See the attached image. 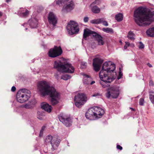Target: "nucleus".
Segmentation results:
<instances>
[{
    "instance_id": "32",
    "label": "nucleus",
    "mask_w": 154,
    "mask_h": 154,
    "mask_svg": "<svg viewBox=\"0 0 154 154\" xmlns=\"http://www.w3.org/2000/svg\"><path fill=\"white\" fill-rule=\"evenodd\" d=\"M70 77L68 75H64L62 76L61 79L64 80H67L69 79Z\"/></svg>"
},
{
    "instance_id": "24",
    "label": "nucleus",
    "mask_w": 154,
    "mask_h": 154,
    "mask_svg": "<svg viewBox=\"0 0 154 154\" xmlns=\"http://www.w3.org/2000/svg\"><path fill=\"white\" fill-rule=\"evenodd\" d=\"M53 139V137L51 135H48L45 138V143L47 145L48 144L50 143L52 145L51 141Z\"/></svg>"
},
{
    "instance_id": "16",
    "label": "nucleus",
    "mask_w": 154,
    "mask_h": 154,
    "mask_svg": "<svg viewBox=\"0 0 154 154\" xmlns=\"http://www.w3.org/2000/svg\"><path fill=\"white\" fill-rule=\"evenodd\" d=\"M94 114V111L92 108L89 109L86 113L85 116L88 119L90 120H94L96 118Z\"/></svg>"
},
{
    "instance_id": "38",
    "label": "nucleus",
    "mask_w": 154,
    "mask_h": 154,
    "mask_svg": "<svg viewBox=\"0 0 154 154\" xmlns=\"http://www.w3.org/2000/svg\"><path fill=\"white\" fill-rule=\"evenodd\" d=\"M116 147L117 149L120 150H122V147L119 145H117Z\"/></svg>"
},
{
    "instance_id": "2",
    "label": "nucleus",
    "mask_w": 154,
    "mask_h": 154,
    "mask_svg": "<svg viewBox=\"0 0 154 154\" xmlns=\"http://www.w3.org/2000/svg\"><path fill=\"white\" fill-rule=\"evenodd\" d=\"M37 89L41 94L43 96L49 95L51 98V103L52 105H55L59 103L60 94L55 89L50 87L49 82L45 81L38 82Z\"/></svg>"
},
{
    "instance_id": "43",
    "label": "nucleus",
    "mask_w": 154,
    "mask_h": 154,
    "mask_svg": "<svg viewBox=\"0 0 154 154\" xmlns=\"http://www.w3.org/2000/svg\"><path fill=\"white\" fill-rule=\"evenodd\" d=\"M126 45H127L128 46H129L130 45V43L128 42H125Z\"/></svg>"
},
{
    "instance_id": "1",
    "label": "nucleus",
    "mask_w": 154,
    "mask_h": 154,
    "mask_svg": "<svg viewBox=\"0 0 154 154\" xmlns=\"http://www.w3.org/2000/svg\"><path fill=\"white\" fill-rule=\"evenodd\" d=\"M134 17L135 22L139 26L149 25L154 21V11L140 7L134 11Z\"/></svg>"
},
{
    "instance_id": "27",
    "label": "nucleus",
    "mask_w": 154,
    "mask_h": 154,
    "mask_svg": "<svg viewBox=\"0 0 154 154\" xmlns=\"http://www.w3.org/2000/svg\"><path fill=\"white\" fill-rule=\"evenodd\" d=\"M115 17L118 21H120L123 20V15L122 14L119 13L116 15Z\"/></svg>"
},
{
    "instance_id": "42",
    "label": "nucleus",
    "mask_w": 154,
    "mask_h": 154,
    "mask_svg": "<svg viewBox=\"0 0 154 154\" xmlns=\"http://www.w3.org/2000/svg\"><path fill=\"white\" fill-rule=\"evenodd\" d=\"M3 15V13L2 12L0 11V17H2Z\"/></svg>"
},
{
    "instance_id": "7",
    "label": "nucleus",
    "mask_w": 154,
    "mask_h": 154,
    "mask_svg": "<svg viewBox=\"0 0 154 154\" xmlns=\"http://www.w3.org/2000/svg\"><path fill=\"white\" fill-rule=\"evenodd\" d=\"M105 72L102 71L99 73V77L101 80L100 84L103 88H105L109 85L108 83L112 82L114 79L113 75H105Z\"/></svg>"
},
{
    "instance_id": "30",
    "label": "nucleus",
    "mask_w": 154,
    "mask_h": 154,
    "mask_svg": "<svg viewBox=\"0 0 154 154\" xmlns=\"http://www.w3.org/2000/svg\"><path fill=\"white\" fill-rule=\"evenodd\" d=\"M65 0H56L54 2V3L56 5H60L62 3L64 4Z\"/></svg>"
},
{
    "instance_id": "19",
    "label": "nucleus",
    "mask_w": 154,
    "mask_h": 154,
    "mask_svg": "<svg viewBox=\"0 0 154 154\" xmlns=\"http://www.w3.org/2000/svg\"><path fill=\"white\" fill-rule=\"evenodd\" d=\"M18 14L21 17H27L29 14L28 10L26 8H21L18 12Z\"/></svg>"
},
{
    "instance_id": "20",
    "label": "nucleus",
    "mask_w": 154,
    "mask_h": 154,
    "mask_svg": "<svg viewBox=\"0 0 154 154\" xmlns=\"http://www.w3.org/2000/svg\"><path fill=\"white\" fill-rule=\"evenodd\" d=\"M30 26L33 28L36 27L38 24V20L35 18L31 19L29 21Z\"/></svg>"
},
{
    "instance_id": "23",
    "label": "nucleus",
    "mask_w": 154,
    "mask_h": 154,
    "mask_svg": "<svg viewBox=\"0 0 154 154\" xmlns=\"http://www.w3.org/2000/svg\"><path fill=\"white\" fill-rule=\"evenodd\" d=\"M146 33L149 36L154 37V28H149L146 31Z\"/></svg>"
},
{
    "instance_id": "45",
    "label": "nucleus",
    "mask_w": 154,
    "mask_h": 154,
    "mask_svg": "<svg viewBox=\"0 0 154 154\" xmlns=\"http://www.w3.org/2000/svg\"><path fill=\"white\" fill-rule=\"evenodd\" d=\"M128 46L126 45L124 46V48L125 49H126L127 48Z\"/></svg>"
},
{
    "instance_id": "44",
    "label": "nucleus",
    "mask_w": 154,
    "mask_h": 154,
    "mask_svg": "<svg viewBox=\"0 0 154 154\" xmlns=\"http://www.w3.org/2000/svg\"><path fill=\"white\" fill-rule=\"evenodd\" d=\"M147 65L149 67H152V65L151 64H150L149 63H147Z\"/></svg>"
},
{
    "instance_id": "35",
    "label": "nucleus",
    "mask_w": 154,
    "mask_h": 154,
    "mask_svg": "<svg viewBox=\"0 0 154 154\" xmlns=\"http://www.w3.org/2000/svg\"><path fill=\"white\" fill-rule=\"evenodd\" d=\"M144 101V100L143 99L141 98L140 99L139 101V104L140 105H143Z\"/></svg>"
},
{
    "instance_id": "34",
    "label": "nucleus",
    "mask_w": 154,
    "mask_h": 154,
    "mask_svg": "<svg viewBox=\"0 0 154 154\" xmlns=\"http://www.w3.org/2000/svg\"><path fill=\"white\" fill-rule=\"evenodd\" d=\"M101 95V94H100L99 93H96L93 94L92 95V97H98L99 96H100Z\"/></svg>"
},
{
    "instance_id": "26",
    "label": "nucleus",
    "mask_w": 154,
    "mask_h": 154,
    "mask_svg": "<svg viewBox=\"0 0 154 154\" xmlns=\"http://www.w3.org/2000/svg\"><path fill=\"white\" fill-rule=\"evenodd\" d=\"M135 34L132 31H129L128 33L127 37L130 39L131 40H134L135 39Z\"/></svg>"
},
{
    "instance_id": "14",
    "label": "nucleus",
    "mask_w": 154,
    "mask_h": 154,
    "mask_svg": "<svg viewBox=\"0 0 154 154\" xmlns=\"http://www.w3.org/2000/svg\"><path fill=\"white\" fill-rule=\"evenodd\" d=\"M48 18L49 24L55 26L57 23V19L55 15L51 12H50L48 15Z\"/></svg>"
},
{
    "instance_id": "18",
    "label": "nucleus",
    "mask_w": 154,
    "mask_h": 154,
    "mask_svg": "<svg viewBox=\"0 0 154 154\" xmlns=\"http://www.w3.org/2000/svg\"><path fill=\"white\" fill-rule=\"evenodd\" d=\"M42 108L46 111L50 112L52 110V107L46 102H44L41 104Z\"/></svg>"
},
{
    "instance_id": "21",
    "label": "nucleus",
    "mask_w": 154,
    "mask_h": 154,
    "mask_svg": "<svg viewBox=\"0 0 154 154\" xmlns=\"http://www.w3.org/2000/svg\"><path fill=\"white\" fill-rule=\"evenodd\" d=\"M94 37L98 42L99 45H103L104 44V42L102 40V37L101 35L97 33Z\"/></svg>"
},
{
    "instance_id": "9",
    "label": "nucleus",
    "mask_w": 154,
    "mask_h": 154,
    "mask_svg": "<svg viewBox=\"0 0 154 154\" xmlns=\"http://www.w3.org/2000/svg\"><path fill=\"white\" fill-rule=\"evenodd\" d=\"M62 50L60 46H54V48H51L48 52V56L54 58L60 55L62 53Z\"/></svg>"
},
{
    "instance_id": "31",
    "label": "nucleus",
    "mask_w": 154,
    "mask_h": 154,
    "mask_svg": "<svg viewBox=\"0 0 154 154\" xmlns=\"http://www.w3.org/2000/svg\"><path fill=\"white\" fill-rule=\"evenodd\" d=\"M100 3V0H95L94 2H92L90 5V6H96V5H98Z\"/></svg>"
},
{
    "instance_id": "11",
    "label": "nucleus",
    "mask_w": 154,
    "mask_h": 154,
    "mask_svg": "<svg viewBox=\"0 0 154 154\" xmlns=\"http://www.w3.org/2000/svg\"><path fill=\"white\" fill-rule=\"evenodd\" d=\"M58 118L60 121L64 123L66 127H69L71 125V119L69 116L62 114L59 116Z\"/></svg>"
},
{
    "instance_id": "28",
    "label": "nucleus",
    "mask_w": 154,
    "mask_h": 154,
    "mask_svg": "<svg viewBox=\"0 0 154 154\" xmlns=\"http://www.w3.org/2000/svg\"><path fill=\"white\" fill-rule=\"evenodd\" d=\"M102 30L104 32L108 33H112L113 32V30L111 28H103Z\"/></svg>"
},
{
    "instance_id": "6",
    "label": "nucleus",
    "mask_w": 154,
    "mask_h": 154,
    "mask_svg": "<svg viewBox=\"0 0 154 154\" xmlns=\"http://www.w3.org/2000/svg\"><path fill=\"white\" fill-rule=\"evenodd\" d=\"M66 29L68 33L73 35L78 33L79 30V25L75 21L70 20L68 23Z\"/></svg>"
},
{
    "instance_id": "36",
    "label": "nucleus",
    "mask_w": 154,
    "mask_h": 154,
    "mask_svg": "<svg viewBox=\"0 0 154 154\" xmlns=\"http://www.w3.org/2000/svg\"><path fill=\"white\" fill-rule=\"evenodd\" d=\"M45 128V126H42V129L41 130V131H40V134H39L40 136L41 135V134H42L43 131L44 130Z\"/></svg>"
},
{
    "instance_id": "48",
    "label": "nucleus",
    "mask_w": 154,
    "mask_h": 154,
    "mask_svg": "<svg viewBox=\"0 0 154 154\" xmlns=\"http://www.w3.org/2000/svg\"><path fill=\"white\" fill-rule=\"evenodd\" d=\"M60 140H59L58 142H60Z\"/></svg>"
},
{
    "instance_id": "25",
    "label": "nucleus",
    "mask_w": 154,
    "mask_h": 154,
    "mask_svg": "<svg viewBox=\"0 0 154 154\" xmlns=\"http://www.w3.org/2000/svg\"><path fill=\"white\" fill-rule=\"evenodd\" d=\"M102 18H99L91 20L90 23L93 24H99L102 23Z\"/></svg>"
},
{
    "instance_id": "4",
    "label": "nucleus",
    "mask_w": 154,
    "mask_h": 154,
    "mask_svg": "<svg viewBox=\"0 0 154 154\" xmlns=\"http://www.w3.org/2000/svg\"><path fill=\"white\" fill-rule=\"evenodd\" d=\"M88 99V96L85 93H79L74 97V103L77 107L81 108L87 102Z\"/></svg>"
},
{
    "instance_id": "39",
    "label": "nucleus",
    "mask_w": 154,
    "mask_h": 154,
    "mask_svg": "<svg viewBox=\"0 0 154 154\" xmlns=\"http://www.w3.org/2000/svg\"><path fill=\"white\" fill-rule=\"evenodd\" d=\"M89 20V18L88 17H85L84 19V21L85 22H87Z\"/></svg>"
},
{
    "instance_id": "12",
    "label": "nucleus",
    "mask_w": 154,
    "mask_h": 154,
    "mask_svg": "<svg viewBox=\"0 0 154 154\" xmlns=\"http://www.w3.org/2000/svg\"><path fill=\"white\" fill-rule=\"evenodd\" d=\"M75 4L72 0H65L63 10L70 11L74 8Z\"/></svg>"
},
{
    "instance_id": "3",
    "label": "nucleus",
    "mask_w": 154,
    "mask_h": 154,
    "mask_svg": "<svg viewBox=\"0 0 154 154\" xmlns=\"http://www.w3.org/2000/svg\"><path fill=\"white\" fill-rule=\"evenodd\" d=\"M54 66L58 71L62 72L72 73L74 72L75 70L74 68L71 64L67 63L63 65L60 60L55 61Z\"/></svg>"
},
{
    "instance_id": "33",
    "label": "nucleus",
    "mask_w": 154,
    "mask_h": 154,
    "mask_svg": "<svg viewBox=\"0 0 154 154\" xmlns=\"http://www.w3.org/2000/svg\"><path fill=\"white\" fill-rule=\"evenodd\" d=\"M102 23L105 26H107L108 25L107 22L106 21L104 20L103 18H102Z\"/></svg>"
},
{
    "instance_id": "37",
    "label": "nucleus",
    "mask_w": 154,
    "mask_h": 154,
    "mask_svg": "<svg viewBox=\"0 0 154 154\" xmlns=\"http://www.w3.org/2000/svg\"><path fill=\"white\" fill-rule=\"evenodd\" d=\"M139 48H140L142 49L144 47V45L141 42L139 43Z\"/></svg>"
},
{
    "instance_id": "46",
    "label": "nucleus",
    "mask_w": 154,
    "mask_h": 154,
    "mask_svg": "<svg viewBox=\"0 0 154 154\" xmlns=\"http://www.w3.org/2000/svg\"><path fill=\"white\" fill-rule=\"evenodd\" d=\"M94 83H95V82L94 81H92L91 82V84H94Z\"/></svg>"
},
{
    "instance_id": "22",
    "label": "nucleus",
    "mask_w": 154,
    "mask_h": 154,
    "mask_svg": "<svg viewBox=\"0 0 154 154\" xmlns=\"http://www.w3.org/2000/svg\"><path fill=\"white\" fill-rule=\"evenodd\" d=\"M92 12L95 14H98L100 12V9L97 6H90Z\"/></svg>"
},
{
    "instance_id": "10",
    "label": "nucleus",
    "mask_w": 154,
    "mask_h": 154,
    "mask_svg": "<svg viewBox=\"0 0 154 154\" xmlns=\"http://www.w3.org/2000/svg\"><path fill=\"white\" fill-rule=\"evenodd\" d=\"M119 94V88L117 87H112L109 89V91L107 93L106 96L108 97H111L113 98H116Z\"/></svg>"
},
{
    "instance_id": "47",
    "label": "nucleus",
    "mask_w": 154,
    "mask_h": 154,
    "mask_svg": "<svg viewBox=\"0 0 154 154\" xmlns=\"http://www.w3.org/2000/svg\"><path fill=\"white\" fill-rule=\"evenodd\" d=\"M130 109L133 111H135V110L132 108H130Z\"/></svg>"
},
{
    "instance_id": "41",
    "label": "nucleus",
    "mask_w": 154,
    "mask_h": 154,
    "mask_svg": "<svg viewBox=\"0 0 154 154\" xmlns=\"http://www.w3.org/2000/svg\"><path fill=\"white\" fill-rule=\"evenodd\" d=\"M121 76H122V75L121 74V72H119V77H118V79H119L121 78Z\"/></svg>"
},
{
    "instance_id": "40",
    "label": "nucleus",
    "mask_w": 154,
    "mask_h": 154,
    "mask_svg": "<svg viewBox=\"0 0 154 154\" xmlns=\"http://www.w3.org/2000/svg\"><path fill=\"white\" fill-rule=\"evenodd\" d=\"M16 90V88L15 87L13 86L12 87L11 90L12 91L14 92V91H15Z\"/></svg>"
},
{
    "instance_id": "13",
    "label": "nucleus",
    "mask_w": 154,
    "mask_h": 154,
    "mask_svg": "<svg viewBox=\"0 0 154 154\" xmlns=\"http://www.w3.org/2000/svg\"><path fill=\"white\" fill-rule=\"evenodd\" d=\"M103 62V60L100 58H96L94 59L93 65L94 69L96 71L98 72Z\"/></svg>"
},
{
    "instance_id": "5",
    "label": "nucleus",
    "mask_w": 154,
    "mask_h": 154,
    "mask_svg": "<svg viewBox=\"0 0 154 154\" xmlns=\"http://www.w3.org/2000/svg\"><path fill=\"white\" fill-rule=\"evenodd\" d=\"M31 92L27 90L19 91L17 94V98L18 101L23 103L27 100L31 96Z\"/></svg>"
},
{
    "instance_id": "15",
    "label": "nucleus",
    "mask_w": 154,
    "mask_h": 154,
    "mask_svg": "<svg viewBox=\"0 0 154 154\" xmlns=\"http://www.w3.org/2000/svg\"><path fill=\"white\" fill-rule=\"evenodd\" d=\"M92 108L96 118L100 117L104 113V110L100 107L95 106Z\"/></svg>"
},
{
    "instance_id": "8",
    "label": "nucleus",
    "mask_w": 154,
    "mask_h": 154,
    "mask_svg": "<svg viewBox=\"0 0 154 154\" xmlns=\"http://www.w3.org/2000/svg\"><path fill=\"white\" fill-rule=\"evenodd\" d=\"M115 69V66L114 64H111L109 65L107 62H105L104 63L102 68L100 71V73L101 72H105V75H113L114 71Z\"/></svg>"
},
{
    "instance_id": "17",
    "label": "nucleus",
    "mask_w": 154,
    "mask_h": 154,
    "mask_svg": "<svg viewBox=\"0 0 154 154\" xmlns=\"http://www.w3.org/2000/svg\"><path fill=\"white\" fill-rule=\"evenodd\" d=\"M96 33V32L92 31L88 29H85L84 30L83 38H85L89 36L91 34L94 37Z\"/></svg>"
},
{
    "instance_id": "29",
    "label": "nucleus",
    "mask_w": 154,
    "mask_h": 154,
    "mask_svg": "<svg viewBox=\"0 0 154 154\" xmlns=\"http://www.w3.org/2000/svg\"><path fill=\"white\" fill-rule=\"evenodd\" d=\"M149 99L151 102L154 103V95L153 94H154V92L150 91L149 92Z\"/></svg>"
}]
</instances>
